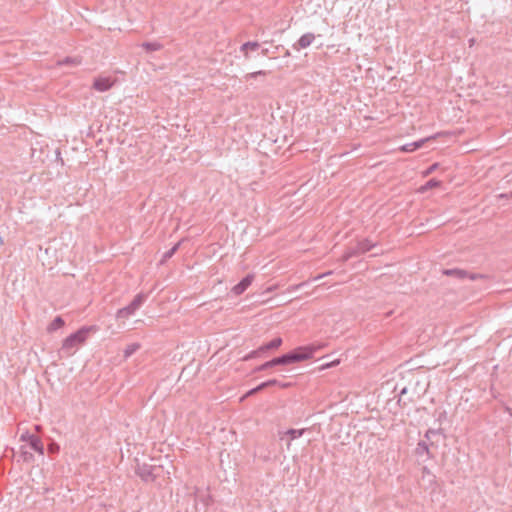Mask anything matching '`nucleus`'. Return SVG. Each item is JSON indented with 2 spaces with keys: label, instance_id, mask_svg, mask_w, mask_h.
Instances as JSON below:
<instances>
[{
  "label": "nucleus",
  "instance_id": "26",
  "mask_svg": "<svg viewBox=\"0 0 512 512\" xmlns=\"http://www.w3.org/2000/svg\"><path fill=\"white\" fill-rule=\"evenodd\" d=\"M438 167V164H433L431 165L429 168H427L424 172H423V175L424 176H428L429 174L433 173Z\"/></svg>",
  "mask_w": 512,
  "mask_h": 512
},
{
  "label": "nucleus",
  "instance_id": "31",
  "mask_svg": "<svg viewBox=\"0 0 512 512\" xmlns=\"http://www.w3.org/2000/svg\"><path fill=\"white\" fill-rule=\"evenodd\" d=\"M276 288H277V285L270 286L266 289V292L270 293V292L274 291Z\"/></svg>",
  "mask_w": 512,
  "mask_h": 512
},
{
  "label": "nucleus",
  "instance_id": "9",
  "mask_svg": "<svg viewBox=\"0 0 512 512\" xmlns=\"http://www.w3.org/2000/svg\"><path fill=\"white\" fill-rule=\"evenodd\" d=\"M314 40H315V35L313 33H305L299 38L298 42L294 45V49H296V50L305 49V48L309 47L313 43Z\"/></svg>",
  "mask_w": 512,
  "mask_h": 512
},
{
  "label": "nucleus",
  "instance_id": "22",
  "mask_svg": "<svg viewBox=\"0 0 512 512\" xmlns=\"http://www.w3.org/2000/svg\"><path fill=\"white\" fill-rule=\"evenodd\" d=\"M269 381H273L275 383L272 384V386H278L279 388L285 389L291 386V383L288 382H281L277 379H270Z\"/></svg>",
  "mask_w": 512,
  "mask_h": 512
},
{
  "label": "nucleus",
  "instance_id": "14",
  "mask_svg": "<svg viewBox=\"0 0 512 512\" xmlns=\"http://www.w3.org/2000/svg\"><path fill=\"white\" fill-rule=\"evenodd\" d=\"M441 185V181L439 180H436V179H430L428 182H426V184L422 185L418 191L420 193H424L426 192L427 190L429 189H432V188H436V187H439Z\"/></svg>",
  "mask_w": 512,
  "mask_h": 512
},
{
  "label": "nucleus",
  "instance_id": "36",
  "mask_svg": "<svg viewBox=\"0 0 512 512\" xmlns=\"http://www.w3.org/2000/svg\"><path fill=\"white\" fill-rule=\"evenodd\" d=\"M509 198H512V192L509 194Z\"/></svg>",
  "mask_w": 512,
  "mask_h": 512
},
{
  "label": "nucleus",
  "instance_id": "4",
  "mask_svg": "<svg viewBox=\"0 0 512 512\" xmlns=\"http://www.w3.org/2000/svg\"><path fill=\"white\" fill-rule=\"evenodd\" d=\"M374 247V244L371 243L368 239L361 240L357 243L355 248L349 249L343 256L344 260H348L349 258L370 251Z\"/></svg>",
  "mask_w": 512,
  "mask_h": 512
},
{
  "label": "nucleus",
  "instance_id": "21",
  "mask_svg": "<svg viewBox=\"0 0 512 512\" xmlns=\"http://www.w3.org/2000/svg\"><path fill=\"white\" fill-rule=\"evenodd\" d=\"M179 246H180V242H178L170 250L165 252L164 258L165 259L171 258L175 254V252L178 250Z\"/></svg>",
  "mask_w": 512,
  "mask_h": 512
},
{
  "label": "nucleus",
  "instance_id": "24",
  "mask_svg": "<svg viewBox=\"0 0 512 512\" xmlns=\"http://www.w3.org/2000/svg\"><path fill=\"white\" fill-rule=\"evenodd\" d=\"M305 284H306V282H302V283H299L296 285H291L287 288V292L288 293L295 292V291L299 290L300 288H302Z\"/></svg>",
  "mask_w": 512,
  "mask_h": 512
},
{
  "label": "nucleus",
  "instance_id": "18",
  "mask_svg": "<svg viewBox=\"0 0 512 512\" xmlns=\"http://www.w3.org/2000/svg\"><path fill=\"white\" fill-rule=\"evenodd\" d=\"M306 429H288L285 432V435H288L290 437V440H295L300 438L304 433Z\"/></svg>",
  "mask_w": 512,
  "mask_h": 512
},
{
  "label": "nucleus",
  "instance_id": "12",
  "mask_svg": "<svg viewBox=\"0 0 512 512\" xmlns=\"http://www.w3.org/2000/svg\"><path fill=\"white\" fill-rule=\"evenodd\" d=\"M138 474L145 481L154 479V477L152 475V468H151V466H148V465H143L142 467H139Z\"/></svg>",
  "mask_w": 512,
  "mask_h": 512
},
{
  "label": "nucleus",
  "instance_id": "27",
  "mask_svg": "<svg viewBox=\"0 0 512 512\" xmlns=\"http://www.w3.org/2000/svg\"><path fill=\"white\" fill-rule=\"evenodd\" d=\"M268 368H271V367H270L269 362L267 361V362H265L264 364H262V365H260V366L256 367L254 371H255V372H259V371L266 370V369H268Z\"/></svg>",
  "mask_w": 512,
  "mask_h": 512
},
{
  "label": "nucleus",
  "instance_id": "8",
  "mask_svg": "<svg viewBox=\"0 0 512 512\" xmlns=\"http://www.w3.org/2000/svg\"><path fill=\"white\" fill-rule=\"evenodd\" d=\"M254 280V275L253 274H248L247 276H245L238 284H236L233 288H232V292L235 294V295H241L242 293H244L246 291V289L252 284Z\"/></svg>",
  "mask_w": 512,
  "mask_h": 512
},
{
  "label": "nucleus",
  "instance_id": "2",
  "mask_svg": "<svg viewBox=\"0 0 512 512\" xmlns=\"http://www.w3.org/2000/svg\"><path fill=\"white\" fill-rule=\"evenodd\" d=\"M93 327H82L75 333H72L63 340L61 350L67 355L73 354L75 349L82 345L88 337Z\"/></svg>",
  "mask_w": 512,
  "mask_h": 512
},
{
  "label": "nucleus",
  "instance_id": "29",
  "mask_svg": "<svg viewBox=\"0 0 512 512\" xmlns=\"http://www.w3.org/2000/svg\"><path fill=\"white\" fill-rule=\"evenodd\" d=\"M258 392H259L258 388H257V387H255V388H253V389L249 390V391L246 393L245 397L252 396V395H254V394L258 393Z\"/></svg>",
  "mask_w": 512,
  "mask_h": 512
},
{
  "label": "nucleus",
  "instance_id": "34",
  "mask_svg": "<svg viewBox=\"0 0 512 512\" xmlns=\"http://www.w3.org/2000/svg\"><path fill=\"white\" fill-rule=\"evenodd\" d=\"M500 198H508L509 197V194H500L499 195Z\"/></svg>",
  "mask_w": 512,
  "mask_h": 512
},
{
  "label": "nucleus",
  "instance_id": "7",
  "mask_svg": "<svg viewBox=\"0 0 512 512\" xmlns=\"http://www.w3.org/2000/svg\"><path fill=\"white\" fill-rule=\"evenodd\" d=\"M115 80L111 77H98L94 80L93 88L99 92L108 91L114 85Z\"/></svg>",
  "mask_w": 512,
  "mask_h": 512
},
{
  "label": "nucleus",
  "instance_id": "19",
  "mask_svg": "<svg viewBox=\"0 0 512 512\" xmlns=\"http://www.w3.org/2000/svg\"><path fill=\"white\" fill-rule=\"evenodd\" d=\"M444 273L448 276H454L457 278H465L467 277V272L461 269H448L445 270Z\"/></svg>",
  "mask_w": 512,
  "mask_h": 512
},
{
  "label": "nucleus",
  "instance_id": "5",
  "mask_svg": "<svg viewBox=\"0 0 512 512\" xmlns=\"http://www.w3.org/2000/svg\"><path fill=\"white\" fill-rule=\"evenodd\" d=\"M21 440L27 442L30 447L40 455L44 454V446L38 436L26 432L21 435Z\"/></svg>",
  "mask_w": 512,
  "mask_h": 512
},
{
  "label": "nucleus",
  "instance_id": "33",
  "mask_svg": "<svg viewBox=\"0 0 512 512\" xmlns=\"http://www.w3.org/2000/svg\"><path fill=\"white\" fill-rule=\"evenodd\" d=\"M475 44V39L471 38L469 39V46L472 47Z\"/></svg>",
  "mask_w": 512,
  "mask_h": 512
},
{
  "label": "nucleus",
  "instance_id": "32",
  "mask_svg": "<svg viewBox=\"0 0 512 512\" xmlns=\"http://www.w3.org/2000/svg\"><path fill=\"white\" fill-rule=\"evenodd\" d=\"M268 53H269V49H268V48H264V49H262V50H261V54H262L263 56L268 55Z\"/></svg>",
  "mask_w": 512,
  "mask_h": 512
},
{
  "label": "nucleus",
  "instance_id": "1",
  "mask_svg": "<svg viewBox=\"0 0 512 512\" xmlns=\"http://www.w3.org/2000/svg\"><path fill=\"white\" fill-rule=\"evenodd\" d=\"M315 351L316 348L313 346L299 347L290 353L284 354L280 357H276L268 362L270 364V367H274L276 365H288L291 363H296L312 358Z\"/></svg>",
  "mask_w": 512,
  "mask_h": 512
},
{
  "label": "nucleus",
  "instance_id": "17",
  "mask_svg": "<svg viewBox=\"0 0 512 512\" xmlns=\"http://www.w3.org/2000/svg\"><path fill=\"white\" fill-rule=\"evenodd\" d=\"M141 46L148 52L162 49V45L159 42H144Z\"/></svg>",
  "mask_w": 512,
  "mask_h": 512
},
{
  "label": "nucleus",
  "instance_id": "30",
  "mask_svg": "<svg viewBox=\"0 0 512 512\" xmlns=\"http://www.w3.org/2000/svg\"><path fill=\"white\" fill-rule=\"evenodd\" d=\"M329 274H331V272H327V273H324V274L318 275V276L314 277L312 280H313V281H317V280H319V279H321V278H323L324 276L329 275Z\"/></svg>",
  "mask_w": 512,
  "mask_h": 512
},
{
  "label": "nucleus",
  "instance_id": "3",
  "mask_svg": "<svg viewBox=\"0 0 512 512\" xmlns=\"http://www.w3.org/2000/svg\"><path fill=\"white\" fill-rule=\"evenodd\" d=\"M146 299V296L144 294H138L135 296L133 301L127 305L126 307H123L119 309L116 313L117 319H126L130 316L134 315L135 312L142 306Z\"/></svg>",
  "mask_w": 512,
  "mask_h": 512
},
{
  "label": "nucleus",
  "instance_id": "28",
  "mask_svg": "<svg viewBox=\"0 0 512 512\" xmlns=\"http://www.w3.org/2000/svg\"><path fill=\"white\" fill-rule=\"evenodd\" d=\"M437 433H438V430L429 429V430L426 432L425 437H426L427 439H430V438H431V436H433V435H435V434H437Z\"/></svg>",
  "mask_w": 512,
  "mask_h": 512
},
{
  "label": "nucleus",
  "instance_id": "15",
  "mask_svg": "<svg viewBox=\"0 0 512 512\" xmlns=\"http://www.w3.org/2000/svg\"><path fill=\"white\" fill-rule=\"evenodd\" d=\"M65 324L64 320L62 319V317L60 316H57L48 326L47 330L48 332H54L56 330H58L59 328L63 327Z\"/></svg>",
  "mask_w": 512,
  "mask_h": 512
},
{
  "label": "nucleus",
  "instance_id": "16",
  "mask_svg": "<svg viewBox=\"0 0 512 512\" xmlns=\"http://www.w3.org/2000/svg\"><path fill=\"white\" fill-rule=\"evenodd\" d=\"M140 349L139 343H131L124 350V358L127 359Z\"/></svg>",
  "mask_w": 512,
  "mask_h": 512
},
{
  "label": "nucleus",
  "instance_id": "6",
  "mask_svg": "<svg viewBox=\"0 0 512 512\" xmlns=\"http://www.w3.org/2000/svg\"><path fill=\"white\" fill-rule=\"evenodd\" d=\"M281 344H282V339L280 337H277V338L271 340L270 342H268L267 344L262 345L257 350L252 351L249 355H247L245 357V359H251L253 357L259 356L261 353H263L265 351L277 349L281 346Z\"/></svg>",
  "mask_w": 512,
  "mask_h": 512
},
{
  "label": "nucleus",
  "instance_id": "20",
  "mask_svg": "<svg viewBox=\"0 0 512 512\" xmlns=\"http://www.w3.org/2000/svg\"><path fill=\"white\" fill-rule=\"evenodd\" d=\"M81 63V60L77 57H66L62 61H58V65H73L77 66Z\"/></svg>",
  "mask_w": 512,
  "mask_h": 512
},
{
  "label": "nucleus",
  "instance_id": "10",
  "mask_svg": "<svg viewBox=\"0 0 512 512\" xmlns=\"http://www.w3.org/2000/svg\"><path fill=\"white\" fill-rule=\"evenodd\" d=\"M428 140L427 139H421V140H418V141H415V142H411V143H407V144H404L400 147V150L402 152H413L419 148H421L424 143Z\"/></svg>",
  "mask_w": 512,
  "mask_h": 512
},
{
  "label": "nucleus",
  "instance_id": "13",
  "mask_svg": "<svg viewBox=\"0 0 512 512\" xmlns=\"http://www.w3.org/2000/svg\"><path fill=\"white\" fill-rule=\"evenodd\" d=\"M416 454L418 456H423V455H426L428 458H430V451H429V447L427 445L426 442L424 441H420L418 444H417V447H416V450H415Z\"/></svg>",
  "mask_w": 512,
  "mask_h": 512
},
{
  "label": "nucleus",
  "instance_id": "35",
  "mask_svg": "<svg viewBox=\"0 0 512 512\" xmlns=\"http://www.w3.org/2000/svg\"><path fill=\"white\" fill-rule=\"evenodd\" d=\"M423 472H424V473H427V474H430V471L428 470V468H427V467H424V468H423Z\"/></svg>",
  "mask_w": 512,
  "mask_h": 512
},
{
  "label": "nucleus",
  "instance_id": "11",
  "mask_svg": "<svg viewBox=\"0 0 512 512\" xmlns=\"http://www.w3.org/2000/svg\"><path fill=\"white\" fill-rule=\"evenodd\" d=\"M260 47L258 42L248 41L241 45L240 51L244 53L246 59L249 58L248 50H257Z\"/></svg>",
  "mask_w": 512,
  "mask_h": 512
},
{
  "label": "nucleus",
  "instance_id": "25",
  "mask_svg": "<svg viewBox=\"0 0 512 512\" xmlns=\"http://www.w3.org/2000/svg\"><path fill=\"white\" fill-rule=\"evenodd\" d=\"M273 383H274L273 381H268V380H267V381L262 382L261 384H259V385L257 386V388H258V390H259V392H260V391H262L263 389H265V388H267V387L272 386V384H273Z\"/></svg>",
  "mask_w": 512,
  "mask_h": 512
},
{
  "label": "nucleus",
  "instance_id": "23",
  "mask_svg": "<svg viewBox=\"0 0 512 512\" xmlns=\"http://www.w3.org/2000/svg\"><path fill=\"white\" fill-rule=\"evenodd\" d=\"M267 72L266 71H263V70H259V71H255V72H251V73H248L245 75V79L246 80H249V79H252V78H255L259 75H266Z\"/></svg>",
  "mask_w": 512,
  "mask_h": 512
}]
</instances>
